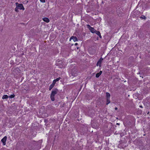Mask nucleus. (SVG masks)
<instances>
[{"label": "nucleus", "instance_id": "1", "mask_svg": "<svg viewBox=\"0 0 150 150\" xmlns=\"http://www.w3.org/2000/svg\"><path fill=\"white\" fill-rule=\"evenodd\" d=\"M58 92V90L57 88L53 90L51 92L50 95V98L51 100L53 101L54 100V96Z\"/></svg>", "mask_w": 150, "mask_h": 150}, {"label": "nucleus", "instance_id": "2", "mask_svg": "<svg viewBox=\"0 0 150 150\" xmlns=\"http://www.w3.org/2000/svg\"><path fill=\"white\" fill-rule=\"evenodd\" d=\"M86 26L87 28L92 33H94L96 30L93 28L91 27L88 24Z\"/></svg>", "mask_w": 150, "mask_h": 150}, {"label": "nucleus", "instance_id": "3", "mask_svg": "<svg viewBox=\"0 0 150 150\" xmlns=\"http://www.w3.org/2000/svg\"><path fill=\"white\" fill-rule=\"evenodd\" d=\"M71 40H73L74 42L78 41V39L76 36H72L70 38L69 40L70 41Z\"/></svg>", "mask_w": 150, "mask_h": 150}, {"label": "nucleus", "instance_id": "4", "mask_svg": "<svg viewBox=\"0 0 150 150\" xmlns=\"http://www.w3.org/2000/svg\"><path fill=\"white\" fill-rule=\"evenodd\" d=\"M7 137L5 136L1 140V141L2 142L3 144V145H5L6 144V142L7 139Z\"/></svg>", "mask_w": 150, "mask_h": 150}, {"label": "nucleus", "instance_id": "5", "mask_svg": "<svg viewBox=\"0 0 150 150\" xmlns=\"http://www.w3.org/2000/svg\"><path fill=\"white\" fill-rule=\"evenodd\" d=\"M42 20L44 21L47 23H49L50 21V20L48 18L46 17L43 18Z\"/></svg>", "mask_w": 150, "mask_h": 150}, {"label": "nucleus", "instance_id": "6", "mask_svg": "<svg viewBox=\"0 0 150 150\" xmlns=\"http://www.w3.org/2000/svg\"><path fill=\"white\" fill-rule=\"evenodd\" d=\"M94 33H96L97 35H98L100 38H102V36L101 35V34L100 31L96 30Z\"/></svg>", "mask_w": 150, "mask_h": 150}, {"label": "nucleus", "instance_id": "7", "mask_svg": "<svg viewBox=\"0 0 150 150\" xmlns=\"http://www.w3.org/2000/svg\"><path fill=\"white\" fill-rule=\"evenodd\" d=\"M102 71H100L99 73H98L96 74V78H98L102 74Z\"/></svg>", "mask_w": 150, "mask_h": 150}, {"label": "nucleus", "instance_id": "8", "mask_svg": "<svg viewBox=\"0 0 150 150\" xmlns=\"http://www.w3.org/2000/svg\"><path fill=\"white\" fill-rule=\"evenodd\" d=\"M60 79H61L60 77H59V78H57L56 79H54L52 83H53L54 84H55L56 82L57 81H58Z\"/></svg>", "mask_w": 150, "mask_h": 150}, {"label": "nucleus", "instance_id": "9", "mask_svg": "<svg viewBox=\"0 0 150 150\" xmlns=\"http://www.w3.org/2000/svg\"><path fill=\"white\" fill-rule=\"evenodd\" d=\"M16 7L15 9V10L16 12L18 11V9H19V4L18 2L16 3Z\"/></svg>", "mask_w": 150, "mask_h": 150}, {"label": "nucleus", "instance_id": "10", "mask_svg": "<svg viewBox=\"0 0 150 150\" xmlns=\"http://www.w3.org/2000/svg\"><path fill=\"white\" fill-rule=\"evenodd\" d=\"M19 9L24 10L25 8L22 4H19Z\"/></svg>", "mask_w": 150, "mask_h": 150}, {"label": "nucleus", "instance_id": "11", "mask_svg": "<svg viewBox=\"0 0 150 150\" xmlns=\"http://www.w3.org/2000/svg\"><path fill=\"white\" fill-rule=\"evenodd\" d=\"M14 74L15 75L16 74L18 75L19 74V72H18L17 69H16L14 70Z\"/></svg>", "mask_w": 150, "mask_h": 150}, {"label": "nucleus", "instance_id": "12", "mask_svg": "<svg viewBox=\"0 0 150 150\" xmlns=\"http://www.w3.org/2000/svg\"><path fill=\"white\" fill-rule=\"evenodd\" d=\"M54 85H55V84H54L52 83V84H51L49 88V90L50 91L52 88L54 87Z\"/></svg>", "mask_w": 150, "mask_h": 150}, {"label": "nucleus", "instance_id": "13", "mask_svg": "<svg viewBox=\"0 0 150 150\" xmlns=\"http://www.w3.org/2000/svg\"><path fill=\"white\" fill-rule=\"evenodd\" d=\"M101 63L102 62H101L100 61H98L97 64V66L100 67L101 66Z\"/></svg>", "mask_w": 150, "mask_h": 150}, {"label": "nucleus", "instance_id": "14", "mask_svg": "<svg viewBox=\"0 0 150 150\" xmlns=\"http://www.w3.org/2000/svg\"><path fill=\"white\" fill-rule=\"evenodd\" d=\"M110 95L109 93L107 92L106 93V97L107 98H110Z\"/></svg>", "mask_w": 150, "mask_h": 150}, {"label": "nucleus", "instance_id": "15", "mask_svg": "<svg viewBox=\"0 0 150 150\" xmlns=\"http://www.w3.org/2000/svg\"><path fill=\"white\" fill-rule=\"evenodd\" d=\"M8 97L7 95H5L3 96L2 98L3 99H7L8 98Z\"/></svg>", "mask_w": 150, "mask_h": 150}, {"label": "nucleus", "instance_id": "16", "mask_svg": "<svg viewBox=\"0 0 150 150\" xmlns=\"http://www.w3.org/2000/svg\"><path fill=\"white\" fill-rule=\"evenodd\" d=\"M106 105H108L110 103V98H107Z\"/></svg>", "mask_w": 150, "mask_h": 150}, {"label": "nucleus", "instance_id": "17", "mask_svg": "<svg viewBox=\"0 0 150 150\" xmlns=\"http://www.w3.org/2000/svg\"><path fill=\"white\" fill-rule=\"evenodd\" d=\"M140 18L142 19H145L146 18V17L144 16H141Z\"/></svg>", "mask_w": 150, "mask_h": 150}, {"label": "nucleus", "instance_id": "18", "mask_svg": "<svg viewBox=\"0 0 150 150\" xmlns=\"http://www.w3.org/2000/svg\"><path fill=\"white\" fill-rule=\"evenodd\" d=\"M15 96V95L14 94H13L12 95H11V96H10L9 97L10 98H14Z\"/></svg>", "mask_w": 150, "mask_h": 150}, {"label": "nucleus", "instance_id": "19", "mask_svg": "<svg viewBox=\"0 0 150 150\" xmlns=\"http://www.w3.org/2000/svg\"><path fill=\"white\" fill-rule=\"evenodd\" d=\"M40 1L41 2L43 3H45V0H40Z\"/></svg>", "mask_w": 150, "mask_h": 150}, {"label": "nucleus", "instance_id": "20", "mask_svg": "<svg viewBox=\"0 0 150 150\" xmlns=\"http://www.w3.org/2000/svg\"><path fill=\"white\" fill-rule=\"evenodd\" d=\"M103 59L101 57L98 61H100V62H102L103 61Z\"/></svg>", "mask_w": 150, "mask_h": 150}, {"label": "nucleus", "instance_id": "21", "mask_svg": "<svg viewBox=\"0 0 150 150\" xmlns=\"http://www.w3.org/2000/svg\"><path fill=\"white\" fill-rule=\"evenodd\" d=\"M3 30V28L2 27H1L0 28V32H1Z\"/></svg>", "mask_w": 150, "mask_h": 150}, {"label": "nucleus", "instance_id": "22", "mask_svg": "<svg viewBox=\"0 0 150 150\" xmlns=\"http://www.w3.org/2000/svg\"><path fill=\"white\" fill-rule=\"evenodd\" d=\"M78 45V44L77 43H75V44H74V45H75V46H76V45Z\"/></svg>", "mask_w": 150, "mask_h": 150}, {"label": "nucleus", "instance_id": "23", "mask_svg": "<svg viewBox=\"0 0 150 150\" xmlns=\"http://www.w3.org/2000/svg\"><path fill=\"white\" fill-rule=\"evenodd\" d=\"M115 110H117V107H116V108H115Z\"/></svg>", "mask_w": 150, "mask_h": 150}, {"label": "nucleus", "instance_id": "24", "mask_svg": "<svg viewBox=\"0 0 150 150\" xmlns=\"http://www.w3.org/2000/svg\"><path fill=\"white\" fill-rule=\"evenodd\" d=\"M140 107H141V108H142V106H140Z\"/></svg>", "mask_w": 150, "mask_h": 150}, {"label": "nucleus", "instance_id": "25", "mask_svg": "<svg viewBox=\"0 0 150 150\" xmlns=\"http://www.w3.org/2000/svg\"><path fill=\"white\" fill-rule=\"evenodd\" d=\"M77 47V49H78V48H79V47Z\"/></svg>", "mask_w": 150, "mask_h": 150}]
</instances>
